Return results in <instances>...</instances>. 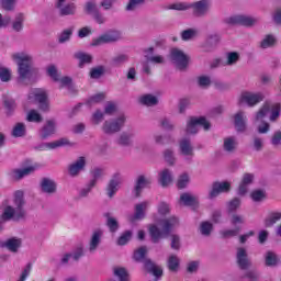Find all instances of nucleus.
Listing matches in <instances>:
<instances>
[{"instance_id":"obj_1","label":"nucleus","mask_w":281,"mask_h":281,"mask_svg":"<svg viewBox=\"0 0 281 281\" xmlns=\"http://www.w3.org/2000/svg\"><path fill=\"white\" fill-rule=\"evenodd\" d=\"M177 223H179V218L177 216L160 220L162 231L159 229L157 224H151L149 226V236L151 243L157 245L161 238H168V236H171L170 247L173 249V251H179L181 249V237L178 234H172V229Z\"/></svg>"},{"instance_id":"obj_2","label":"nucleus","mask_w":281,"mask_h":281,"mask_svg":"<svg viewBox=\"0 0 281 281\" xmlns=\"http://www.w3.org/2000/svg\"><path fill=\"white\" fill-rule=\"evenodd\" d=\"M13 203L15 207L12 205H7L2 212V221L3 223H9V221H13V223H19L20 221H25L26 212H25V193L21 190L14 192Z\"/></svg>"},{"instance_id":"obj_3","label":"nucleus","mask_w":281,"mask_h":281,"mask_svg":"<svg viewBox=\"0 0 281 281\" xmlns=\"http://www.w3.org/2000/svg\"><path fill=\"white\" fill-rule=\"evenodd\" d=\"M12 59L18 65V80H30L34 76V57L25 53H15L12 55Z\"/></svg>"},{"instance_id":"obj_4","label":"nucleus","mask_w":281,"mask_h":281,"mask_svg":"<svg viewBox=\"0 0 281 281\" xmlns=\"http://www.w3.org/2000/svg\"><path fill=\"white\" fill-rule=\"evenodd\" d=\"M199 128L203 131H210L212 128V123L207 121V117L200 116H189L186 125V135H199Z\"/></svg>"},{"instance_id":"obj_5","label":"nucleus","mask_w":281,"mask_h":281,"mask_svg":"<svg viewBox=\"0 0 281 281\" xmlns=\"http://www.w3.org/2000/svg\"><path fill=\"white\" fill-rule=\"evenodd\" d=\"M38 170V164H33L32 159L26 158L21 162V168L13 169L12 175L15 181H21L30 175H34Z\"/></svg>"},{"instance_id":"obj_6","label":"nucleus","mask_w":281,"mask_h":281,"mask_svg":"<svg viewBox=\"0 0 281 281\" xmlns=\"http://www.w3.org/2000/svg\"><path fill=\"white\" fill-rule=\"evenodd\" d=\"M229 192H232V183L229 181H214L209 191L207 199L209 201H214L221 194H229Z\"/></svg>"},{"instance_id":"obj_7","label":"nucleus","mask_w":281,"mask_h":281,"mask_svg":"<svg viewBox=\"0 0 281 281\" xmlns=\"http://www.w3.org/2000/svg\"><path fill=\"white\" fill-rule=\"evenodd\" d=\"M126 124V115L121 114L112 121H105L102 126L103 133L105 135H114V133H120L124 125Z\"/></svg>"},{"instance_id":"obj_8","label":"nucleus","mask_w":281,"mask_h":281,"mask_svg":"<svg viewBox=\"0 0 281 281\" xmlns=\"http://www.w3.org/2000/svg\"><path fill=\"white\" fill-rule=\"evenodd\" d=\"M122 38V33L120 31L110 30L99 37H95L91 42V47H100V45H106L109 43H117Z\"/></svg>"},{"instance_id":"obj_9","label":"nucleus","mask_w":281,"mask_h":281,"mask_svg":"<svg viewBox=\"0 0 281 281\" xmlns=\"http://www.w3.org/2000/svg\"><path fill=\"white\" fill-rule=\"evenodd\" d=\"M170 60L173 63V65H176L177 69L180 71H186L190 63V57H188L183 50L179 48H172L170 50Z\"/></svg>"},{"instance_id":"obj_10","label":"nucleus","mask_w":281,"mask_h":281,"mask_svg":"<svg viewBox=\"0 0 281 281\" xmlns=\"http://www.w3.org/2000/svg\"><path fill=\"white\" fill-rule=\"evenodd\" d=\"M225 23H227V25H243L244 27H254V25L258 23V18L238 14L227 18Z\"/></svg>"},{"instance_id":"obj_11","label":"nucleus","mask_w":281,"mask_h":281,"mask_svg":"<svg viewBox=\"0 0 281 281\" xmlns=\"http://www.w3.org/2000/svg\"><path fill=\"white\" fill-rule=\"evenodd\" d=\"M210 8H212V2H210V0H200L190 3V10H192V14L196 19L207 16V14H210Z\"/></svg>"},{"instance_id":"obj_12","label":"nucleus","mask_w":281,"mask_h":281,"mask_svg":"<svg viewBox=\"0 0 281 281\" xmlns=\"http://www.w3.org/2000/svg\"><path fill=\"white\" fill-rule=\"evenodd\" d=\"M150 186H153V179L146 178L144 175L138 176L132 190L135 199H139L144 189L150 188Z\"/></svg>"},{"instance_id":"obj_13","label":"nucleus","mask_w":281,"mask_h":281,"mask_svg":"<svg viewBox=\"0 0 281 281\" xmlns=\"http://www.w3.org/2000/svg\"><path fill=\"white\" fill-rule=\"evenodd\" d=\"M144 271H146V273H149L150 276H154L155 281L161 280V278H164V268L155 263L153 259L145 260Z\"/></svg>"},{"instance_id":"obj_14","label":"nucleus","mask_w":281,"mask_h":281,"mask_svg":"<svg viewBox=\"0 0 281 281\" xmlns=\"http://www.w3.org/2000/svg\"><path fill=\"white\" fill-rule=\"evenodd\" d=\"M85 170H87V158L85 156L79 157L68 166L69 177H78V175L85 172Z\"/></svg>"},{"instance_id":"obj_15","label":"nucleus","mask_w":281,"mask_h":281,"mask_svg":"<svg viewBox=\"0 0 281 281\" xmlns=\"http://www.w3.org/2000/svg\"><path fill=\"white\" fill-rule=\"evenodd\" d=\"M37 135L42 142L49 139L52 135H56V120H47L42 128L38 130Z\"/></svg>"},{"instance_id":"obj_16","label":"nucleus","mask_w":281,"mask_h":281,"mask_svg":"<svg viewBox=\"0 0 281 281\" xmlns=\"http://www.w3.org/2000/svg\"><path fill=\"white\" fill-rule=\"evenodd\" d=\"M66 0H57L56 8L59 10V16H75L78 7L74 2L65 4Z\"/></svg>"},{"instance_id":"obj_17","label":"nucleus","mask_w":281,"mask_h":281,"mask_svg":"<svg viewBox=\"0 0 281 281\" xmlns=\"http://www.w3.org/2000/svg\"><path fill=\"white\" fill-rule=\"evenodd\" d=\"M20 247H23V239L19 237H10L7 240H0V248L8 249L11 254H19Z\"/></svg>"},{"instance_id":"obj_18","label":"nucleus","mask_w":281,"mask_h":281,"mask_svg":"<svg viewBox=\"0 0 281 281\" xmlns=\"http://www.w3.org/2000/svg\"><path fill=\"white\" fill-rule=\"evenodd\" d=\"M262 100H265V94L261 92H243L239 102H244L248 104V106H256V104H260Z\"/></svg>"},{"instance_id":"obj_19","label":"nucleus","mask_w":281,"mask_h":281,"mask_svg":"<svg viewBox=\"0 0 281 281\" xmlns=\"http://www.w3.org/2000/svg\"><path fill=\"white\" fill-rule=\"evenodd\" d=\"M120 183H122V173L120 172L113 173L105 189L108 192L109 199H113L115 194H117V191L120 190Z\"/></svg>"},{"instance_id":"obj_20","label":"nucleus","mask_w":281,"mask_h":281,"mask_svg":"<svg viewBox=\"0 0 281 281\" xmlns=\"http://www.w3.org/2000/svg\"><path fill=\"white\" fill-rule=\"evenodd\" d=\"M237 265L241 271H247V269L251 267V261H249L247 249L244 247L237 249Z\"/></svg>"},{"instance_id":"obj_21","label":"nucleus","mask_w":281,"mask_h":281,"mask_svg":"<svg viewBox=\"0 0 281 281\" xmlns=\"http://www.w3.org/2000/svg\"><path fill=\"white\" fill-rule=\"evenodd\" d=\"M40 188L44 194H56L58 190V184L56 183V181L44 177L41 180Z\"/></svg>"},{"instance_id":"obj_22","label":"nucleus","mask_w":281,"mask_h":281,"mask_svg":"<svg viewBox=\"0 0 281 281\" xmlns=\"http://www.w3.org/2000/svg\"><path fill=\"white\" fill-rule=\"evenodd\" d=\"M144 54L147 63H153L154 65H164L165 63L164 56L155 55L157 54V50L153 46L145 48Z\"/></svg>"},{"instance_id":"obj_23","label":"nucleus","mask_w":281,"mask_h":281,"mask_svg":"<svg viewBox=\"0 0 281 281\" xmlns=\"http://www.w3.org/2000/svg\"><path fill=\"white\" fill-rule=\"evenodd\" d=\"M146 202H142L135 205L134 214L130 216V223H135V221H144L146 218Z\"/></svg>"},{"instance_id":"obj_24","label":"nucleus","mask_w":281,"mask_h":281,"mask_svg":"<svg viewBox=\"0 0 281 281\" xmlns=\"http://www.w3.org/2000/svg\"><path fill=\"white\" fill-rule=\"evenodd\" d=\"M234 126L236 133H245L247 131V121H245V112L239 111L234 115Z\"/></svg>"},{"instance_id":"obj_25","label":"nucleus","mask_w":281,"mask_h":281,"mask_svg":"<svg viewBox=\"0 0 281 281\" xmlns=\"http://www.w3.org/2000/svg\"><path fill=\"white\" fill-rule=\"evenodd\" d=\"M180 202L186 205V207H193V210H199V199L190 193H182L180 195Z\"/></svg>"},{"instance_id":"obj_26","label":"nucleus","mask_w":281,"mask_h":281,"mask_svg":"<svg viewBox=\"0 0 281 281\" xmlns=\"http://www.w3.org/2000/svg\"><path fill=\"white\" fill-rule=\"evenodd\" d=\"M218 43H221V35L218 34L209 35L204 43L205 52H213V49H216V47L218 46Z\"/></svg>"},{"instance_id":"obj_27","label":"nucleus","mask_w":281,"mask_h":281,"mask_svg":"<svg viewBox=\"0 0 281 281\" xmlns=\"http://www.w3.org/2000/svg\"><path fill=\"white\" fill-rule=\"evenodd\" d=\"M82 256H85V250L82 249V247H78L76 251L65 254L60 260V265H68L70 258L78 261L80 260V258H82Z\"/></svg>"},{"instance_id":"obj_28","label":"nucleus","mask_w":281,"mask_h":281,"mask_svg":"<svg viewBox=\"0 0 281 281\" xmlns=\"http://www.w3.org/2000/svg\"><path fill=\"white\" fill-rule=\"evenodd\" d=\"M104 218H106V227L111 234H115L120 229V222L117 218L111 216L110 212L103 214Z\"/></svg>"},{"instance_id":"obj_29","label":"nucleus","mask_w":281,"mask_h":281,"mask_svg":"<svg viewBox=\"0 0 281 281\" xmlns=\"http://www.w3.org/2000/svg\"><path fill=\"white\" fill-rule=\"evenodd\" d=\"M276 45H278V38L273 34L265 35L259 43L260 49H269L271 47H276Z\"/></svg>"},{"instance_id":"obj_30","label":"nucleus","mask_w":281,"mask_h":281,"mask_svg":"<svg viewBox=\"0 0 281 281\" xmlns=\"http://www.w3.org/2000/svg\"><path fill=\"white\" fill-rule=\"evenodd\" d=\"M240 205H243V200H240V198H233L226 203V214H228V216H231V214H236L240 209Z\"/></svg>"},{"instance_id":"obj_31","label":"nucleus","mask_w":281,"mask_h":281,"mask_svg":"<svg viewBox=\"0 0 281 281\" xmlns=\"http://www.w3.org/2000/svg\"><path fill=\"white\" fill-rule=\"evenodd\" d=\"M138 102L144 106H157V104H159V99L155 97V94L147 93L139 97Z\"/></svg>"},{"instance_id":"obj_32","label":"nucleus","mask_w":281,"mask_h":281,"mask_svg":"<svg viewBox=\"0 0 281 281\" xmlns=\"http://www.w3.org/2000/svg\"><path fill=\"white\" fill-rule=\"evenodd\" d=\"M172 181L173 178L170 169H164L159 175L158 183H160L162 188H168Z\"/></svg>"},{"instance_id":"obj_33","label":"nucleus","mask_w":281,"mask_h":281,"mask_svg":"<svg viewBox=\"0 0 281 281\" xmlns=\"http://www.w3.org/2000/svg\"><path fill=\"white\" fill-rule=\"evenodd\" d=\"M103 175H104V168L94 167L93 169H91L90 170L91 179L89 181L90 187L98 186V181H100V179H102Z\"/></svg>"},{"instance_id":"obj_34","label":"nucleus","mask_w":281,"mask_h":281,"mask_svg":"<svg viewBox=\"0 0 281 281\" xmlns=\"http://www.w3.org/2000/svg\"><path fill=\"white\" fill-rule=\"evenodd\" d=\"M180 153L184 157H190V155H194V147H192V143L189 138H183L180 142Z\"/></svg>"},{"instance_id":"obj_35","label":"nucleus","mask_w":281,"mask_h":281,"mask_svg":"<svg viewBox=\"0 0 281 281\" xmlns=\"http://www.w3.org/2000/svg\"><path fill=\"white\" fill-rule=\"evenodd\" d=\"M148 254V248L146 246H140L138 249H136L133 254V260L135 262H146V260H150V258H146V255Z\"/></svg>"},{"instance_id":"obj_36","label":"nucleus","mask_w":281,"mask_h":281,"mask_svg":"<svg viewBox=\"0 0 281 281\" xmlns=\"http://www.w3.org/2000/svg\"><path fill=\"white\" fill-rule=\"evenodd\" d=\"M31 95L34 97L35 102L42 106H47V92L44 89H35Z\"/></svg>"},{"instance_id":"obj_37","label":"nucleus","mask_w":281,"mask_h":281,"mask_svg":"<svg viewBox=\"0 0 281 281\" xmlns=\"http://www.w3.org/2000/svg\"><path fill=\"white\" fill-rule=\"evenodd\" d=\"M266 267H278L280 265V258L278 255L271 250H268L265 255Z\"/></svg>"},{"instance_id":"obj_38","label":"nucleus","mask_w":281,"mask_h":281,"mask_svg":"<svg viewBox=\"0 0 281 281\" xmlns=\"http://www.w3.org/2000/svg\"><path fill=\"white\" fill-rule=\"evenodd\" d=\"M75 58L79 60L80 69H82V67L86 65H91V63H93V56L82 52L75 53Z\"/></svg>"},{"instance_id":"obj_39","label":"nucleus","mask_w":281,"mask_h":281,"mask_svg":"<svg viewBox=\"0 0 281 281\" xmlns=\"http://www.w3.org/2000/svg\"><path fill=\"white\" fill-rule=\"evenodd\" d=\"M131 240H133V231L127 229V231H124L121 234V236L117 237L116 245L119 247H124V246L128 245V243H131Z\"/></svg>"},{"instance_id":"obj_40","label":"nucleus","mask_w":281,"mask_h":281,"mask_svg":"<svg viewBox=\"0 0 281 281\" xmlns=\"http://www.w3.org/2000/svg\"><path fill=\"white\" fill-rule=\"evenodd\" d=\"M154 139L158 146H170L171 144H175V138H172V135L170 134L156 135Z\"/></svg>"},{"instance_id":"obj_41","label":"nucleus","mask_w":281,"mask_h":281,"mask_svg":"<svg viewBox=\"0 0 281 281\" xmlns=\"http://www.w3.org/2000/svg\"><path fill=\"white\" fill-rule=\"evenodd\" d=\"M12 137H25L27 135V128L25 127V123H16L11 132Z\"/></svg>"},{"instance_id":"obj_42","label":"nucleus","mask_w":281,"mask_h":281,"mask_svg":"<svg viewBox=\"0 0 281 281\" xmlns=\"http://www.w3.org/2000/svg\"><path fill=\"white\" fill-rule=\"evenodd\" d=\"M164 160L168 166L172 167L177 165V157L175 156V149L167 148L162 151Z\"/></svg>"},{"instance_id":"obj_43","label":"nucleus","mask_w":281,"mask_h":281,"mask_svg":"<svg viewBox=\"0 0 281 281\" xmlns=\"http://www.w3.org/2000/svg\"><path fill=\"white\" fill-rule=\"evenodd\" d=\"M133 137H135L134 133L123 132L117 139L119 146H131L133 144L131 139H133Z\"/></svg>"},{"instance_id":"obj_44","label":"nucleus","mask_w":281,"mask_h":281,"mask_svg":"<svg viewBox=\"0 0 281 281\" xmlns=\"http://www.w3.org/2000/svg\"><path fill=\"white\" fill-rule=\"evenodd\" d=\"M102 240V231L98 229L95 231L90 239V251H95L98 249L100 243Z\"/></svg>"},{"instance_id":"obj_45","label":"nucleus","mask_w":281,"mask_h":281,"mask_svg":"<svg viewBox=\"0 0 281 281\" xmlns=\"http://www.w3.org/2000/svg\"><path fill=\"white\" fill-rule=\"evenodd\" d=\"M250 199L255 203H261V201H265V199H267V191L265 189H255L250 193Z\"/></svg>"},{"instance_id":"obj_46","label":"nucleus","mask_w":281,"mask_h":281,"mask_svg":"<svg viewBox=\"0 0 281 281\" xmlns=\"http://www.w3.org/2000/svg\"><path fill=\"white\" fill-rule=\"evenodd\" d=\"M190 184V175L188 172H183L178 177L177 180V188L178 190H186L188 186Z\"/></svg>"},{"instance_id":"obj_47","label":"nucleus","mask_w":281,"mask_h":281,"mask_svg":"<svg viewBox=\"0 0 281 281\" xmlns=\"http://www.w3.org/2000/svg\"><path fill=\"white\" fill-rule=\"evenodd\" d=\"M52 146V150L56 149V148H65V146H76V143H70L69 138L67 137H61L53 143H50Z\"/></svg>"},{"instance_id":"obj_48","label":"nucleus","mask_w":281,"mask_h":281,"mask_svg":"<svg viewBox=\"0 0 281 281\" xmlns=\"http://www.w3.org/2000/svg\"><path fill=\"white\" fill-rule=\"evenodd\" d=\"M277 221H281V213L280 212H272L265 218V227H273Z\"/></svg>"},{"instance_id":"obj_49","label":"nucleus","mask_w":281,"mask_h":281,"mask_svg":"<svg viewBox=\"0 0 281 281\" xmlns=\"http://www.w3.org/2000/svg\"><path fill=\"white\" fill-rule=\"evenodd\" d=\"M125 63H128V55L126 54H119L111 59L112 67H122Z\"/></svg>"},{"instance_id":"obj_50","label":"nucleus","mask_w":281,"mask_h":281,"mask_svg":"<svg viewBox=\"0 0 281 281\" xmlns=\"http://www.w3.org/2000/svg\"><path fill=\"white\" fill-rule=\"evenodd\" d=\"M179 267H180V260L179 257L171 255L168 258V269L170 271H172L173 273H177V271H179Z\"/></svg>"},{"instance_id":"obj_51","label":"nucleus","mask_w":281,"mask_h":281,"mask_svg":"<svg viewBox=\"0 0 281 281\" xmlns=\"http://www.w3.org/2000/svg\"><path fill=\"white\" fill-rule=\"evenodd\" d=\"M83 11L89 16H92V15L97 14V12H100V9H98V4L95 2L88 1V2H86L85 7H83Z\"/></svg>"},{"instance_id":"obj_52","label":"nucleus","mask_w":281,"mask_h":281,"mask_svg":"<svg viewBox=\"0 0 281 281\" xmlns=\"http://www.w3.org/2000/svg\"><path fill=\"white\" fill-rule=\"evenodd\" d=\"M74 34V29H66L58 35V43L63 45L64 43H68L71 41V36Z\"/></svg>"},{"instance_id":"obj_53","label":"nucleus","mask_w":281,"mask_h":281,"mask_svg":"<svg viewBox=\"0 0 281 281\" xmlns=\"http://www.w3.org/2000/svg\"><path fill=\"white\" fill-rule=\"evenodd\" d=\"M240 279L248 281H260V272L257 270H248L240 277Z\"/></svg>"},{"instance_id":"obj_54","label":"nucleus","mask_w":281,"mask_h":281,"mask_svg":"<svg viewBox=\"0 0 281 281\" xmlns=\"http://www.w3.org/2000/svg\"><path fill=\"white\" fill-rule=\"evenodd\" d=\"M26 120L27 122H35L40 124V122H43V115H41L36 110H30L26 115Z\"/></svg>"},{"instance_id":"obj_55","label":"nucleus","mask_w":281,"mask_h":281,"mask_svg":"<svg viewBox=\"0 0 281 281\" xmlns=\"http://www.w3.org/2000/svg\"><path fill=\"white\" fill-rule=\"evenodd\" d=\"M23 21H25L23 13H19L12 23V30H14V32H21V30H23Z\"/></svg>"},{"instance_id":"obj_56","label":"nucleus","mask_w":281,"mask_h":281,"mask_svg":"<svg viewBox=\"0 0 281 281\" xmlns=\"http://www.w3.org/2000/svg\"><path fill=\"white\" fill-rule=\"evenodd\" d=\"M104 76V66H98L90 70V78L98 80Z\"/></svg>"},{"instance_id":"obj_57","label":"nucleus","mask_w":281,"mask_h":281,"mask_svg":"<svg viewBox=\"0 0 281 281\" xmlns=\"http://www.w3.org/2000/svg\"><path fill=\"white\" fill-rule=\"evenodd\" d=\"M91 122L95 126H98V124H102V122H104V112H102L100 109L95 110V112L92 114Z\"/></svg>"},{"instance_id":"obj_58","label":"nucleus","mask_w":281,"mask_h":281,"mask_svg":"<svg viewBox=\"0 0 281 281\" xmlns=\"http://www.w3.org/2000/svg\"><path fill=\"white\" fill-rule=\"evenodd\" d=\"M213 229H214V225H212V223L210 222H202L200 225V232L202 236H210Z\"/></svg>"},{"instance_id":"obj_59","label":"nucleus","mask_w":281,"mask_h":281,"mask_svg":"<svg viewBox=\"0 0 281 281\" xmlns=\"http://www.w3.org/2000/svg\"><path fill=\"white\" fill-rule=\"evenodd\" d=\"M240 234V226H236L234 229L222 231V238H234Z\"/></svg>"},{"instance_id":"obj_60","label":"nucleus","mask_w":281,"mask_h":281,"mask_svg":"<svg viewBox=\"0 0 281 281\" xmlns=\"http://www.w3.org/2000/svg\"><path fill=\"white\" fill-rule=\"evenodd\" d=\"M269 113H271V108L269 106L261 108L255 115V122H261V120H265V117H267Z\"/></svg>"},{"instance_id":"obj_61","label":"nucleus","mask_w":281,"mask_h":281,"mask_svg":"<svg viewBox=\"0 0 281 281\" xmlns=\"http://www.w3.org/2000/svg\"><path fill=\"white\" fill-rule=\"evenodd\" d=\"M226 58H227L226 65L232 67V65H236V63L240 60V54L236 52H231V53H227Z\"/></svg>"},{"instance_id":"obj_62","label":"nucleus","mask_w":281,"mask_h":281,"mask_svg":"<svg viewBox=\"0 0 281 281\" xmlns=\"http://www.w3.org/2000/svg\"><path fill=\"white\" fill-rule=\"evenodd\" d=\"M114 276L119 278L120 281H128V271H126V268H115Z\"/></svg>"},{"instance_id":"obj_63","label":"nucleus","mask_w":281,"mask_h":281,"mask_svg":"<svg viewBox=\"0 0 281 281\" xmlns=\"http://www.w3.org/2000/svg\"><path fill=\"white\" fill-rule=\"evenodd\" d=\"M46 71L47 76H49V78H52V80L55 82L60 80V77L58 76V69L54 65L48 66Z\"/></svg>"},{"instance_id":"obj_64","label":"nucleus","mask_w":281,"mask_h":281,"mask_svg":"<svg viewBox=\"0 0 281 281\" xmlns=\"http://www.w3.org/2000/svg\"><path fill=\"white\" fill-rule=\"evenodd\" d=\"M158 214L159 216H167V214H170V205L166 202H160L158 204Z\"/></svg>"}]
</instances>
